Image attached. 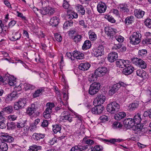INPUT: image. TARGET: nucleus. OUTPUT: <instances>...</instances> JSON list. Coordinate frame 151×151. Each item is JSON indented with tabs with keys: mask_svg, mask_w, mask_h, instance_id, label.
Returning <instances> with one entry per match:
<instances>
[{
	"mask_svg": "<svg viewBox=\"0 0 151 151\" xmlns=\"http://www.w3.org/2000/svg\"><path fill=\"white\" fill-rule=\"evenodd\" d=\"M141 37V35L139 32H134L129 37L130 42L133 45H137L140 42Z\"/></svg>",
	"mask_w": 151,
	"mask_h": 151,
	"instance_id": "f257e3e1",
	"label": "nucleus"
},
{
	"mask_svg": "<svg viewBox=\"0 0 151 151\" xmlns=\"http://www.w3.org/2000/svg\"><path fill=\"white\" fill-rule=\"evenodd\" d=\"M100 86L99 83L94 82L91 84L89 90V94L93 95L96 94L99 91Z\"/></svg>",
	"mask_w": 151,
	"mask_h": 151,
	"instance_id": "f03ea898",
	"label": "nucleus"
},
{
	"mask_svg": "<svg viewBox=\"0 0 151 151\" xmlns=\"http://www.w3.org/2000/svg\"><path fill=\"white\" fill-rule=\"evenodd\" d=\"M131 61L133 64L141 68L145 69L147 67L146 63L141 59L134 58L132 59Z\"/></svg>",
	"mask_w": 151,
	"mask_h": 151,
	"instance_id": "7ed1b4c3",
	"label": "nucleus"
},
{
	"mask_svg": "<svg viewBox=\"0 0 151 151\" xmlns=\"http://www.w3.org/2000/svg\"><path fill=\"white\" fill-rule=\"evenodd\" d=\"M27 101L25 98H21L15 102L14 105V108L16 110H18L24 107L26 104Z\"/></svg>",
	"mask_w": 151,
	"mask_h": 151,
	"instance_id": "20e7f679",
	"label": "nucleus"
},
{
	"mask_svg": "<svg viewBox=\"0 0 151 151\" xmlns=\"http://www.w3.org/2000/svg\"><path fill=\"white\" fill-rule=\"evenodd\" d=\"M104 47L102 45H99L97 48L95 49L93 51V54L94 56L98 57L101 56L104 53Z\"/></svg>",
	"mask_w": 151,
	"mask_h": 151,
	"instance_id": "39448f33",
	"label": "nucleus"
},
{
	"mask_svg": "<svg viewBox=\"0 0 151 151\" xmlns=\"http://www.w3.org/2000/svg\"><path fill=\"white\" fill-rule=\"evenodd\" d=\"M104 109V108L103 106L97 104L92 109L91 111L94 114H100L102 112Z\"/></svg>",
	"mask_w": 151,
	"mask_h": 151,
	"instance_id": "423d86ee",
	"label": "nucleus"
},
{
	"mask_svg": "<svg viewBox=\"0 0 151 151\" xmlns=\"http://www.w3.org/2000/svg\"><path fill=\"white\" fill-rule=\"evenodd\" d=\"M107 71V68L105 67H99L95 71L94 73L99 77L104 75Z\"/></svg>",
	"mask_w": 151,
	"mask_h": 151,
	"instance_id": "0eeeda50",
	"label": "nucleus"
},
{
	"mask_svg": "<svg viewBox=\"0 0 151 151\" xmlns=\"http://www.w3.org/2000/svg\"><path fill=\"white\" fill-rule=\"evenodd\" d=\"M106 99V96L103 94H101L98 95L94 100V102L98 104L101 105L103 104L105 101Z\"/></svg>",
	"mask_w": 151,
	"mask_h": 151,
	"instance_id": "6e6552de",
	"label": "nucleus"
},
{
	"mask_svg": "<svg viewBox=\"0 0 151 151\" xmlns=\"http://www.w3.org/2000/svg\"><path fill=\"white\" fill-rule=\"evenodd\" d=\"M36 110L37 108L35 105L34 104H32L27 109L26 113L29 116H30L35 114Z\"/></svg>",
	"mask_w": 151,
	"mask_h": 151,
	"instance_id": "1a4fd4ad",
	"label": "nucleus"
},
{
	"mask_svg": "<svg viewBox=\"0 0 151 151\" xmlns=\"http://www.w3.org/2000/svg\"><path fill=\"white\" fill-rule=\"evenodd\" d=\"M0 138L1 140L8 142H11L14 140L12 137L8 135L7 133H2Z\"/></svg>",
	"mask_w": 151,
	"mask_h": 151,
	"instance_id": "9d476101",
	"label": "nucleus"
},
{
	"mask_svg": "<svg viewBox=\"0 0 151 151\" xmlns=\"http://www.w3.org/2000/svg\"><path fill=\"white\" fill-rule=\"evenodd\" d=\"M106 4L104 3L101 2L98 4L97 5V10L100 13H104L106 9Z\"/></svg>",
	"mask_w": 151,
	"mask_h": 151,
	"instance_id": "9b49d317",
	"label": "nucleus"
},
{
	"mask_svg": "<svg viewBox=\"0 0 151 151\" xmlns=\"http://www.w3.org/2000/svg\"><path fill=\"white\" fill-rule=\"evenodd\" d=\"M123 123L125 127L128 128L131 127L135 124L133 119L130 118L125 119L123 122Z\"/></svg>",
	"mask_w": 151,
	"mask_h": 151,
	"instance_id": "f8f14e48",
	"label": "nucleus"
},
{
	"mask_svg": "<svg viewBox=\"0 0 151 151\" xmlns=\"http://www.w3.org/2000/svg\"><path fill=\"white\" fill-rule=\"evenodd\" d=\"M137 75L142 78L144 79L147 78H148V74L144 70L139 69L136 71Z\"/></svg>",
	"mask_w": 151,
	"mask_h": 151,
	"instance_id": "ddd939ff",
	"label": "nucleus"
},
{
	"mask_svg": "<svg viewBox=\"0 0 151 151\" xmlns=\"http://www.w3.org/2000/svg\"><path fill=\"white\" fill-rule=\"evenodd\" d=\"M118 56L117 53L115 52H111L109 54L107 59L109 62L112 63L116 60Z\"/></svg>",
	"mask_w": 151,
	"mask_h": 151,
	"instance_id": "4468645a",
	"label": "nucleus"
},
{
	"mask_svg": "<svg viewBox=\"0 0 151 151\" xmlns=\"http://www.w3.org/2000/svg\"><path fill=\"white\" fill-rule=\"evenodd\" d=\"M105 33L109 36H113L116 33L115 29L109 27H105Z\"/></svg>",
	"mask_w": 151,
	"mask_h": 151,
	"instance_id": "2eb2a0df",
	"label": "nucleus"
},
{
	"mask_svg": "<svg viewBox=\"0 0 151 151\" xmlns=\"http://www.w3.org/2000/svg\"><path fill=\"white\" fill-rule=\"evenodd\" d=\"M120 88V86L119 84H116L114 85L109 91V95L110 96L113 95Z\"/></svg>",
	"mask_w": 151,
	"mask_h": 151,
	"instance_id": "dca6fc26",
	"label": "nucleus"
},
{
	"mask_svg": "<svg viewBox=\"0 0 151 151\" xmlns=\"http://www.w3.org/2000/svg\"><path fill=\"white\" fill-rule=\"evenodd\" d=\"M134 70V68L130 65L126 67H125L123 69L122 73L123 74L126 75H129L132 73Z\"/></svg>",
	"mask_w": 151,
	"mask_h": 151,
	"instance_id": "f3484780",
	"label": "nucleus"
},
{
	"mask_svg": "<svg viewBox=\"0 0 151 151\" xmlns=\"http://www.w3.org/2000/svg\"><path fill=\"white\" fill-rule=\"evenodd\" d=\"M91 66L90 64L88 63L85 62L81 63L79 65L78 68L80 70H87Z\"/></svg>",
	"mask_w": 151,
	"mask_h": 151,
	"instance_id": "a211bd4d",
	"label": "nucleus"
},
{
	"mask_svg": "<svg viewBox=\"0 0 151 151\" xmlns=\"http://www.w3.org/2000/svg\"><path fill=\"white\" fill-rule=\"evenodd\" d=\"M134 13L135 16L137 18H141L145 15V12L140 9H135Z\"/></svg>",
	"mask_w": 151,
	"mask_h": 151,
	"instance_id": "6ab92c4d",
	"label": "nucleus"
},
{
	"mask_svg": "<svg viewBox=\"0 0 151 151\" xmlns=\"http://www.w3.org/2000/svg\"><path fill=\"white\" fill-rule=\"evenodd\" d=\"M73 55L74 58H75L76 59L79 60L83 59L84 56V55L83 53L77 51H74Z\"/></svg>",
	"mask_w": 151,
	"mask_h": 151,
	"instance_id": "aec40b11",
	"label": "nucleus"
},
{
	"mask_svg": "<svg viewBox=\"0 0 151 151\" xmlns=\"http://www.w3.org/2000/svg\"><path fill=\"white\" fill-rule=\"evenodd\" d=\"M59 22V19L57 17H53L50 20V24L52 26L55 27L58 24Z\"/></svg>",
	"mask_w": 151,
	"mask_h": 151,
	"instance_id": "412c9836",
	"label": "nucleus"
},
{
	"mask_svg": "<svg viewBox=\"0 0 151 151\" xmlns=\"http://www.w3.org/2000/svg\"><path fill=\"white\" fill-rule=\"evenodd\" d=\"M126 116V113L123 112H120L115 114L114 119L117 120H119L124 118Z\"/></svg>",
	"mask_w": 151,
	"mask_h": 151,
	"instance_id": "4be33fe9",
	"label": "nucleus"
},
{
	"mask_svg": "<svg viewBox=\"0 0 151 151\" xmlns=\"http://www.w3.org/2000/svg\"><path fill=\"white\" fill-rule=\"evenodd\" d=\"M32 137L34 139L38 140L44 138L45 135L42 134L35 133L32 135Z\"/></svg>",
	"mask_w": 151,
	"mask_h": 151,
	"instance_id": "5701e85b",
	"label": "nucleus"
},
{
	"mask_svg": "<svg viewBox=\"0 0 151 151\" xmlns=\"http://www.w3.org/2000/svg\"><path fill=\"white\" fill-rule=\"evenodd\" d=\"M16 81V79L15 78L12 76H9L7 80V82L10 86H14L15 84Z\"/></svg>",
	"mask_w": 151,
	"mask_h": 151,
	"instance_id": "b1692460",
	"label": "nucleus"
},
{
	"mask_svg": "<svg viewBox=\"0 0 151 151\" xmlns=\"http://www.w3.org/2000/svg\"><path fill=\"white\" fill-rule=\"evenodd\" d=\"M89 38L91 41H94L97 38L96 35L92 30H90L88 32Z\"/></svg>",
	"mask_w": 151,
	"mask_h": 151,
	"instance_id": "393cba45",
	"label": "nucleus"
},
{
	"mask_svg": "<svg viewBox=\"0 0 151 151\" xmlns=\"http://www.w3.org/2000/svg\"><path fill=\"white\" fill-rule=\"evenodd\" d=\"M127 5L126 4H122L120 5L121 11L123 13H127L129 12Z\"/></svg>",
	"mask_w": 151,
	"mask_h": 151,
	"instance_id": "a878e982",
	"label": "nucleus"
},
{
	"mask_svg": "<svg viewBox=\"0 0 151 151\" xmlns=\"http://www.w3.org/2000/svg\"><path fill=\"white\" fill-rule=\"evenodd\" d=\"M8 146L5 142L0 141V151H6L8 149Z\"/></svg>",
	"mask_w": 151,
	"mask_h": 151,
	"instance_id": "bb28decb",
	"label": "nucleus"
},
{
	"mask_svg": "<svg viewBox=\"0 0 151 151\" xmlns=\"http://www.w3.org/2000/svg\"><path fill=\"white\" fill-rule=\"evenodd\" d=\"M133 120L134 121V124H139L141 121L142 119L141 117V114H140L138 113L137 114L135 115L134 117Z\"/></svg>",
	"mask_w": 151,
	"mask_h": 151,
	"instance_id": "cd10ccee",
	"label": "nucleus"
},
{
	"mask_svg": "<svg viewBox=\"0 0 151 151\" xmlns=\"http://www.w3.org/2000/svg\"><path fill=\"white\" fill-rule=\"evenodd\" d=\"M52 130L53 132L55 134H56L58 132H60L61 131V125L59 124H55L52 125Z\"/></svg>",
	"mask_w": 151,
	"mask_h": 151,
	"instance_id": "c85d7f7f",
	"label": "nucleus"
},
{
	"mask_svg": "<svg viewBox=\"0 0 151 151\" xmlns=\"http://www.w3.org/2000/svg\"><path fill=\"white\" fill-rule=\"evenodd\" d=\"M91 46V42L89 40H86L82 47V48L83 50H85L89 48Z\"/></svg>",
	"mask_w": 151,
	"mask_h": 151,
	"instance_id": "c756f323",
	"label": "nucleus"
},
{
	"mask_svg": "<svg viewBox=\"0 0 151 151\" xmlns=\"http://www.w3.org/2000/svg\"><path fill=\"white\" fill-rule=\"evenodd\" d=\"M77 9L79 13L82 15L84 14L85 12V9L83 6L81 5L78 4L77 6Z\"/></svg>",
	"mask_w": 151,
	"mask_h": 151,
	"instance_id": "7c9ffc66",
	"label": "nucleus"
},
{
	"mask_svg": "<svg viewBox=\"0 0 151 151\" xmlns=\"http://www.w3.org/2000/svg\"><path fill=\"white\" fill-rule=\"evenodd\" d=\"M44 91V90L42 88H40L37 90L33 95V97L35 98L41 95L42 93Z\"/></svg>",
	"mask_w": 151,
	"mask_h": 151,
	"instance_id": "2f4dec72",
	"label": "nucleus"
},
{
	"mask_svg": "<svg viewBox=\"0 0 151 151\" xmlns=\"http://www.w3.org/2000/svg\"><path fill=\"white\" fill-rule=\"evenodd\" d=\"M134 17L133 16H131L127 17L125 19L124 22L127 25L132 24L134 20Z\"/></svg>",
	"mask_w": 151,
	"mask_h": 151,
	"instance_id": "473e14b6",
	"label": "nucleus"
},
{
	"mask_svg": "<svg viewBox=\"0 0 151 151\" xmlns=\"http://www.w3.org/2000/svg\"><path fill=\"white\" fill-rule=\"evenodd\" d=\"M3 112L8 114L12 113L13 111V107L12 106H8L7 107L4 108L2 109Z\"/></svg>",
	"mask_w": 151,
	"mask_h": 151,
	"instance_id": "72a5a7b5",
	"label": "nucleus"
},
{
	"mask_svg": "<svg viewBox=\"0 0 151 151\" xmlns=\"http://www.w3.org/2000/svg\"><path fill=\"white\" fill-rule=\"evenodd\" d=\"M107 110L108 112L111 114L115 113L114 111V108L113 107L111 102L107 106Z\"/></svg>",
	"mask_w": 151,
	"mask_h": 151,
	"instance_id": "f704fd0d",
	"label": "nucleus"
},
{
	"mask_svg": "<svg viewBox=\"0 0 151 151\" xmlns=\"http://www.w3.org/2000/svg\"><path fill=\"white\" fill-rule=\"evenodd\" d=\"M113 107L114 108V111L116 113L118 112L120 108V105L116 101L111 102Z\"/></svg>",
	"mask_w": 151,
	"mask_h": 151,
	"instance_id": "c9c22d12",
	"label": "nucleus"
},
{
	"mask_svg": "<svg viewBox=\"0 0 151 151\" xmlns=\"http://www.w3.org/2000/svg\"><path fill=\"white\" fill-rule=\"evenodd\" d=\"M73 22L72 20L66 21L63 24V28L67 29L68 27H72L73 25Z\"/></svg>",
	"mask_w": 151,
	"mask_h": 151,
	"instance_id": "e433bc0d",
	"label": "nucleus"
},
{
	"mask_svg": "<svg viewBox=\"0 0 151 151\" xmlns=\"http://www.w3.org/2000/svg\"><path fill=\"white\" fill-rule=\"evenodd\" d=\"M20 38L21 35L20 33L18 32H17L13 35L10 40L13 41H15L19 39Z\"/></svg>",
	"mask_w": 151,
	"mask_h": 151,
	"instance_id": "4c0bfd02",
	"label": "nucleus"
},
{
	"mask_svg": "<svg viewBox=\"0 0 151 151\" xmlns=\"http://www.w3.org/2000/svg\"><path fill=\"white\" fill-rule=\"evenodd\" d=\"M138 106V104L137 103L134 102L130 104L129 106V109L130 111L134 110L137 108Z\"/></svg>",
	"mask_w": 151,
	"mask_h": 151,
	"instance_id": "58836bf2",
	"label": "nucleus"
},
{
	"mask_svg": "<svg viewBox=\"0 0 151 151\" xmlns=\"http://www.w3.org/2000/svg\"><path fill=\"white\" fill-rule=\"evenodd\" d=\"M6 126L7 129L8 130L13 129L15 128V125L14 122H8Z\"/></svg>",
	"mask_w": 151,
	"mask_h": 151,
	"instance_id": "ea45409f",
	"label": "nucleus"
},
{
	"mask_svg": "<svg viewBox=\"0 0 151 151\" xmlns=\"http://www.w3.org/2000/svg\"><path fill=\"white\" fill-rule=\"evenodd\" d=\"M62 118L63 120H68L70 122L72 121V117H70V115L69 114H66L62 116Z\"/></svg>",
	"mask_w": 151,
	"mask_h": 151,
	"instance_id": "a19ab883",
	"label": "nucleus"
},
{
	"mask_svg": "<svg viewBox=\"0 0 151 151\" xmlns=\"http://www.w3.org/2000/svg\"><path fill=\"white\" fill-rule=\"evenodd\" d=\"M83 141L84 143L88 145H92L94 143L93 140L86 137H85L83 139Z\"/></svg>",
	"mask_w": 151,
	"mask_h": 151,
	"instance_id": "79ce46f5",
	"label": "nucleus"
},
{
	"mask_svg": "<svg viewBox=\"0 0 151 151\" xmlns=\"http://www.w3.org/2000/svg\"><path fill=\"white\" fill-rule=\"evenodd\" d=\"M23 86H24V88L26 90L30 89L32 90L35 88L34 86L28 83H24Z\"/></svg>",
	"mask_w": 151,
	"mask_h": 151,
	"instance_id": "37998d69",
	"label": "nucleus"
},
{
	"mask_svg": "<svg viewBox=\"0 0 151 151\" xmlns=\"http://www.w3.org/2000/svg\"><path fill=\"white\" fill-rule=\"evenodd\" d=\"M82 36L81 35H77L73 37V39L74 42L78 43L80 42L82 39Z\"/></svg>",
	"mask_w": 151,
	"mask_h": 151,
	"instance_id": "c03bdc74",
	"label": "nucleus"
},
{
	"mask_svg": "<svg viewBox=\"0 0 151 151\" xmlns=\"http://www.w3.org/2000/svg\"><path fill=\"white\" fill-rule=\"evenodd\" d=\"M99 77L97 76L94 73V74H91L88 78V81L90 82L96 81L97 79V77Z\"/></svg>",
	"mask_w": 151,
	"mask_h": 151,
	"instance_id": "a18cd8bd",
	"label": "nucleus"
},
{
	"mask_svg": "<svg viewBox=\"0 0 151 151\" xmlns=\"http://www.w3.org/2000/svg\"><path fill=\"white\" fill-rule=\"evenodd\" d=\"M123 60L118 59L116 62V65L117 67L121 68H123Z\"/></svg>",
	"mask_w": 151,
	"mask_h": 151,
	"instance_id": "49530a36",
	"label": "nucleus"
},
{
	"mask_svg": "<svg viewBox=\"0 0 151 151\" xmlns=\"http://www.w3.org/2000/svg\"><path fill=\"white\" fill-rule=\"evenodd\" d=\"M41 147L34 145L29 147V150L30 151H37L39 149H40Z\"/></svg>",
	"mask_w": 151,
	"mask_h": 151,
	"instance_id": "de8ad7c7",
	"label": "nucleus"
},
{
	"mask_svg": "<svg viewBox=\"0 0 151 151\" xmlns=\"http://www.w3.org/2000/svg\"><path fill=\"white\" fill-rule=\"evenodd\" d=\"M17 118V116L16 114H12L8 116V119L9 121H14L16 120Z\"/></svg>",
	"mask_w": 151,
	"mask_h": 151,
	"instance_id": "09e8293b",
	"label": "nucleus"
},
{
	"mask_svg": "<svg viewBox=\"0 0 151 151\" xmlns=\"http://www.w3.org/2000/svg\"><path fill=\"white\" fill-rule=\"evenodd\" d=\"M48 11V7L47 8H44L40 9V10H39V12L42 15H45L47 14H48V13H49Z\"/></svg>",
	"mask_w": 151,
	"mask_h": 151,
	"instance_id": "8fccbe9b",
	"label": "nucleus"
},
{
	"mask_svg": "<svg viewBox=\"0 0 151 151\" xmlns=\"http://www.w3.org/2000/svg\"><path fill=\"white\" fill-rule=\"evenodd\" d=\"M113 127L114 128H121L122 126V124L117 122H114L113 124Z\"/></svg>",
	"mask_w": 151,
	"mask_h": 151,
	"instance_id": "3c124183",
	"label": "nucleus"
},
{
	"mask_svg": "<svg viewBox=\"0 0 151 151\" xmlns=\"http://www.w3.org/2000/svg\"><path fill=\"white\" fill-rule=\"evenodd\" d=\"M105 18L107 19L109 21L112 23H115L116 22V20L111 16L109 15H107L106 16Z\"/></svg>",
	"mask_w": 151,
	"mask_h": 151,
	"instance_id": "603ef678",
	"label": "nucleus"
},
{
	"mask_svg": "<svg viewBox=\"0 0 151 151\" xmlns=\"http://www.w3.org/2000/svg\"><path fill=\"white\" fill-rule=\"evenodd\" d=\"M145 25L148 28H151V19H147L145 21Z\"/></svg>",
	"mask_w": 151,
	"mask_h": 151,
	"instance_id": "864d4df0",
	"label": "nucleus"
},
{
	"mask_svg": "<svg viewBox=\"0 0 151 151\" xmlns=\"http://www.w3.org/2000/svg\"><path fill=\"white\" fill-rule=\"evenodd\" d=\"M142 126L141 124H137L135 126V129L134 130L137 132H140L141 129H142Z\"/></svg>",
	"mask_w": 151,
	"mask_h": 151,
	"instance_id": "5fc2aeb1",
	"label": "nucleus"
},
{
	"mask_svg": "<svg viewBox=\"0 0 151 151\" xmlns=\"http://www.w3.org/2000/svg\"><path fill=\"white\" fill-rule=\"evenodd\" d=\"M115 38L120 43L123 42L124 40V38L120 35L116 36L115 37Z\"/></svg>",
	"mask_w": 151,
	"mask_h": 151,
	"instance_id": "6e6d98bb",
	"label": "nucleus"
},
{
	"mask_svg": "<svg viewBox=\"0 0 151 151\" xmlns=\"http://www.w3.org/2000/svg\"><path fill=\"white\" fill-rule=\"evenodd\" d=\"M55 37L56 40L58 42H60L62 40V37L60 35L56 33L55 34Z\"/></svg>",
	"mask_w": 151,
	"mask_h": 151,
	"instance_id": "4d7b16f0",
	"label": "nucleus"
},
{
	"mask_svg": "<svg viewBox=\"0 0 151 151\" xmlns=\"http://www.w3.org/2000/svg\"><path fill=\"white\" fill-rule=\"evenodd\" d=\"M89 146H91V145H86V146H81L80 145V147L81 148V151H83V150L84 151H90L89 147Z\"/></svg>",
	"mask_w": 151,
	"mask_h": 151,
	"instance_id": "13d9d810",
	"label": "nucleus"
},
{
	"mask_svg": "<svg viewBox=\"0 0 151 151\" xmlns=\"http://www.w3.org/2000/svg\"><path fill=\"white\" fill-rule=\"evenodd\" d=\"M147 53V51L145 49L140 50L138 52V54L141 56H145Z\"/></svg>",
	"mask_w": 151,
	"mask_h": 151,
	"instance_id": "bf43d9fd",
	"label": "nucleus"
},
{
	"mask_svg": "<svg viewBox=\"0 0 151 151\" xmlns=\"http://www.w3.org/2000/svg\"><path fill=\"white\" fill-rule=\"evenodd\" d=\"M12 100H13V99H12L11 95H10V94H9L6 97L5 99V101L6 103H8Z\"/></svg>",
	"mask_w": 151,
	"mask_h": 151,
	"instance_id": "052dcab7",
	"label": "nucleus"
},
{
	"mask_svg": "<svg viewBox=\"0 0 151 151\" xmlns=\"http://www.w3.org/2000/svg\"><path fill=\"white\" fill-rule=\"evenodd\" d=\"M81 149L80 145H76L73 147L70 150V151H81Z\"/></svg>",
	"mask_w": 151,
	"mask_h": 151,
	"instance_id": "680f3d73",
	"label": "nucleus"
},
{
	"mask_svg": "<svg viewBox=\"0 0 151 151\" xmlns=\"http://www.w3.org/2000/svg\"><path fill=\"white\" fill-rule=\"evenodd\" d=\"M46 106L47 108L52 110V109L55 107L54 103L51 102H48L47 103Z\"/></svg>",
	"mask_w": 151,
	"mask_h": 151,
	"instance_id": "e2e57ef3",
	"label": "nucleus"
},
{
	"mask_svg": "<svg viewBox=\"0 0 151 151\" xmlns=\"http://www.w3.org/2000/svg\"><path fill=\"white\" fill-rule=\"evenodd\" d=\"M25 125V122H17L16 125L17 127L18 128L20 129L24 127Z\"/></svg>",
	"mask_w": 151,
	"mask_h": 151,
	"instance_id": "0e129e2a",
	"label": "nucleus"
},
{
	"mask_svg": "<svg viewBox=\"0 0 151 151\" xmlns=\"http://www.w3.org/2000/svg\"><path fill=\"white\" fill-rule=\"evenodd\" d=\"M146 94L148 100L149 101L151 99V91L149 90L146 91Z\"/></svg>",
	"mask_w": 151,
	"mask_h": 151,
	"instance_id": "69168bd1",
	"label": "nucleus"
},
{
	"mask_svg": "<svg viewBox=\"0 0 151 151\" xmlns=\"http://www.w3.org/2000/svg\"><path fill=\"white\" fill-rule=\"evenodd\" d=\"M49 13L48 14L50 15L53 14L55 12V10L54 8H52L50 7H48Z\"/></svg>",
	"mask_w": 151,
	"mask_h": 151,
	"instance_id": "338daca9",
	"label": "nucleus"
},
{
	"mask_svg": "<svg viewBox=\"0 0 151 151\" xmlns=\"http://www.w3.org/2000/svg\"><path fill=\"white\" fill-rule=\"evenodd\" d=\"M143 115L145 116H148L149 118L151 119V109L148 111H145Z\"/></svg>",
	"mask_w": 151,
	"mask_h": 151,
	"instance_id": "774afa93",
	"label": "nucleus"
}]
</instances>
